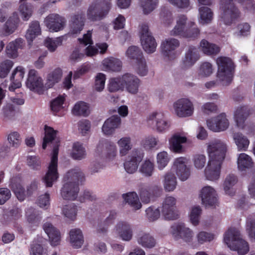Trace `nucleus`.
Here are the masks:
<instances>
[{"instance_id":"nucleus-1","label":"nucleus","mask_w":255,"mask_h":255,"mask_svg":"<svg viewBox=\"0 0 255 255\" xmlns=\"http://www.w3.org/2000/svg\"><path fill=\"white\" fill-rule=\"evenodd\" d=\"M227 149V144L220 139H215L207 144L208 161L204 175L207 180L214 181L219 179Z\"/></svg>"},{"instance_id":"nucleus-2","label":"nucleus","mask_w":255,"mask_h":255,"mask_svg":"<svg viewBox=\"0 0 255 255\" xmlns=\"http://www.w3.org/2000/svg\"><path fill=\"white\" fill-rule=\"evenodd\" d=\"M245 10L255 12V2L254 0H235ZM233 0H220L219 19L226 25H231L241 16L238 8L234 4Z\"/></svg>"},{"instance_id":"nucleus-3","label":"nucleus","mask_w":255,"mask_h":255,"mask_svg":"<svg viewBox=\"0 0 255 255\" xmlns=\"http://www.w3.org/2000/svg\"><path fill=\"white\" fill-rule=\"evenodd\" d=\"M65 183L61 190V194L64 200H74L79 192V182L85 180L83 173L77 167L68 171L64 177Z\"/></svg>"},{"instance_id":"nucleus-4","label":"nucleus","mask_w":255,"mask_h":255,"mask_svg":"<svg viewBox=\"0 0 255 255\" xmlns=\"http://www.w3.org/2000/svg\"><path fill=\"white\" fill-rule=\"evenodd\" d=\"M140 81L139 78L130 73L113 77V92H123L126 90L132 94L137 93Z\"/></svg>"},{"instance_id":"nucleus-5","label":"nucleus","mask_w":255,"mask_h":255,"mask_svg":"<svg viewBox=\"0 0 255 255\" xmlns=\"http://www.w3.org/2000/svg\"><path fill=\"white\" fill-rule=\"evenodd\" d=\"M224 242L232 250L237 251L241 255L246 254L249 251L248 243L241 237L239 231L235 228H231L224 234Z\"/></svg>"},{"instance_id":"nucleus-6","label":"nucleus","mask_w":255,"mask_h":255,"mask_svg":"<svg viewBox=\"0 0 255 255\" xmlns=\"http://www.w3.org/2000/svg\"><path fill=\"white\" fill-rule=\"evenodd\" d=\"M218 65L217 77L223 85L230 84L233 77L234 65L232 60L226 57H220L216 60Z\"/></svg>"},{"instance_id":"nucleus-7","label":"nucleus","mask_w":255,"mask_h":255,"mask_svg":"<svg viewBox=\"0 0 255 255\" xmlns=\"http://www.w3.org/2000/svg\"><path fill=\"white\" fill-rule=\"evenodd\" d=\"M59 142V140H56V144L53 148L52 156L48 166V171L43 178V182L47 187H52L53 183L58 178L57 164Z\"/></svg>"},{"instance_id":"nucleus-8","label":"nucleus","mask_w":255,"mask_h":255,"mask_svg":"<svg viewBox=\"0 0 255 255\" xmlns=\"http://www.w3.org/2000/svg\"><path fill=\"white\" fill-rule=\"evenodd\" d=\"M110 9V3L106 0H96L87 11L88 19L93 21L100 20L106 17Z\"/></svg>"},{"instance_id":"nucleus-9","label":"nucleus","mask_w":255,"mask_h":255,"mask_svg":"<svg viewBox=\"0 0 255 255\" xmlns=\"http://www.w3.org/2000/svg\"><path fill=\"white\" fill-rule=\"evenodd\" d=\"M147 125L158 133H164L170 127V122L161 112H153L149 114L146 120Z\"/></svg>"},{"instance_id":"nucleus-10","label":"nucleus","mask_w":255,"mask_h":255,"mask_svg":"<svg viewBox=\"0 0 255 255\" xmlns=\"http://www.w3.org/2000/svg\"><path fill=\"white\" fill-rule=\"evenodd\" d=\"M141 44L143 49L147 53H152L156 50L157 44L155 39L149 31L148 26L144 23L139 26Z\"/></svg>"},{"instance_id":"nucleus-11","label":"nucleus","mask_w":255,"mask_h":255,"mask_svg":"<svg viewBox=\"0 0 255 255\" xmlns=\"http://www.w3.org/2000/svg\"><path fill=\"white\" fill-rule=\"evenodd\" d=\"M176 199L172 196H166L161 207V213L165 220H173L178 218Z\"/></svg>"},{"instance_id":"nucleus-12","label":"nucleus","mask_w":255,"mask_h":255,"mask_svg":"<svg viewBox=\"0 0 255 255\" xmlns=\"http://www.w3.org/2000/svg\"><path fill=\"white\" fill-rule=\"evenodd\" d=\"M175 114L179 118H187L193 115L194 107L193 103L188 98H181L173 105Z\"/></svg>"},{"instance_id":"nucleus-13","label":"nucleus","mask_w":255,"mask_h":255,"mask_svg":"<svg viewBox=\"0 0 255 255\" xmlns=\"http://www.w3.org/2000/svg\"><path fill=\"white\" fill-rule=\"evenodd\" d=\"M189 160L185 157H179L175 158L171 167V171L175 172L179 179L184 181L187 180L191 174V169L187 166Z\"/></svg>"},{"instance_id":"nucleus-14","label":"nucleus","mask_w":255,"mask_h":255,"mask_svg":"<svg viewBox=\"0 0 255 255\" xmlns=\"http://www.w3.org/2000/svg\"><path fill=\"white\" fill-rule=\"evenodd\" d=\"M201 204L206 207H216L218 203L217 191L211 186L203 187L199 192Z\"/></svg>"},{"instance_id":"nucleus-15","label":"nucleus","mask_w":255,"mask_h":255,"mask_svg":"<svg viewBox=\"0 0 255 255\" xmlns=\"http://www.w3.org/2000/svg\"><path fill=\"white\" fill-rule=\"evenodd\" d=\"M143 153L140 149H133L128 155L124 163L125 170L129 174L134 173L137 169L139 163L143 158Z\"/></svg>"},{"instance_id":"nucleus-16","label":"nucleus","mask_w":255,"mask_h":255,"mask_svg":"<svg viewBox=\"0 0 255 255\" xmlns=\"http://www.w3.org/2000/svg\"><path fill=\"white\" fill-rule=\"evenodd\" d=\"M208 128L214 132L226 130L229 127L230 123L225 113H221L207 121Z\"/></svg>"},{"instance_id":"nucleus-17","label":"nucleus","mask_w":255,"mask_h":255,"mask_svg":"<svg viewBox=\"0 0 255 255\" xmlns=\"http://www.w3.org/2000/svg\"><path fill=\"white\" fill-rule=\"evenodd\" d=\"M189 141L187 132H176L169 139L170 149L173 152L182 153L184 151L183 144L188 143Z\"/></svg>"},{"instance_id":"nucleus-18","label":"nucleus","mask_w":255,"mask_h":255,"mask_svg":"<svg viewBox=\"0 0 255 255\" xmlns=\"http://www.w3.org/2000/svg\"><path fill=\"white\" fill-rule=\"evenodd\" d=\"M180 42L177 39L168 38L162 41L160 47L164 56L168 59H174L177 55L176 49L179 46Z\"/></svg>"},{"instance_id":"nucleus-19","label":"nucleus","mask_w":255,"mask_h":255,"mask_svg":"<svg viewBox=\"0 0 255 255\" xmlns=\"http://www.w3.org/2000/svg\"><path fill=\"white\" fill-rule=\"evenodd\" d=\"M170 233L175 239H182L186 242H191L194 236L193 231L183 224L172 226Z\"/></svg>"},{"instance_id":"nucleus-20","label":"nucleus","mask_w":255,"mask_h":255,"mask_svg":"<svg viewBox=\"0 0 255 255\" xmlns=\"http://www.w3.org/2000/svg\"><path fill=\"white\" fill-rule=\"evenodd\" d=\"M26 84L31 91L39 94H42L44 91L42 79L38 76L37 71L34 69L29 70Z\"/></svg>"},{"instance_id":"nucleus-21","label":"nucleus","mask_w":255,"mask_h":255,"mask_svg":"<svg viewBox=\"0 0 255 255\" xmlns=\"http://www.w3.org/2000/svg\"><path fill=\"white\" fill-rule=\"evenodd\" d=\"M44 22L50 32H57L64 28L66 20L58 14L52 13L45 18Z\"/></svg>"},{"instance_id":"nucleus-22","label":"nucleus","mask_w":255,"mask_h":255,"mask_svg":"<svg viewBox=\"0 0 255 255\" xmlns=\"http://www.w3.org/2000/svg\"><path fill=\"white\" fill-rule=\"evenodd\" d=\"M194 22L189 20L185 15H179L176 18V25L170 31V34L172 36L181 37L189 25L192 26Z\"/></svg>"},{"instance_id":"nucleus-23","label":"nucleus","mask_w":255,"mask_h":255,"mask_svg":"<svg viewBox=\"0 0 255 255\" xmlns=\"http://www.w3.org/2000/svg\"><path fill=\"white\" fill-rule=\"evenodd\" d=\"M250 114V110L247 106L237 107L234 113V119L237 126L241 129H245L246 121Z\"/></svg>"},{"instance_id":"nucleus-24","label":"nucleus","mask_w":255,"mask_h":255,"mask_svg":"<svg viewBox=\"0 0 255 255\" xmlns=\"http://www.w3.org/2000/svg\"><path fill=\"white\" fill-rule=\"evenodd\" d=\"M199 59L198 49L194 46H190L186 51L185 57L182 59L181 67L182 69H188L192 67Z\"/></svg>"},{"instance_id":"nucleus-25","label":"nucleus","mask_w":255,"mask_h":255,"mask_svg":"<svg viewBox=\"0 0 255 255\" xmlns=\"http://www.w3.org/2000/svg\"><path fill=\"white\" fill-rule=\"evenodd\" d=\"M43 228L49 237L51 246L55 247L58 245L61 241V235L59 230L50 223H44Z\"/></svg>"},{"instance_id":"nucleus-26","label":"nucleus","mask_w":255,"mask_h":255,"mask_svg":"<svg viewBox=\"0 0 255 255\" xmlns=\"http://www.w3.org/2000/svg\"><path fill=\"white\" fill-rule=\"evenodd\" d=\"M24 73V69L22 66H19L15 68L10 77L12 84L8 88L10 91H14L15 89L20 87Z\"/></svg>"},{"instance_id":"nucleus-27","label":"nucleus","mask_w":255,"mask_h":255,"mask_svg":"<svg viewBox=\"0 0 255 255\" xmlns=\"http://www.w3.org/2000/svg\"><path fill=\"white\" fill-rule=\"evenodd\" d=\"M84 15L83 14H75L71 17L70 23V30L72 34L79 33L84 26Z\"/></svg>"},{"instance_id":"nucleus-28","label":"nucleus","mask_w":255,"mask_h":255,"mask_svg":"<svg viewBox=\"0 0 255 255\" xmlns=\"http://www.w3.org/2000/svg\"><path fill=\"white\" fill-rule=\"evenodd\" d=\"M116 230L124 241H129L132 239V230L129 224L124 222L119 223L116 226Z\"/></svg>"},{"instance_id":"nucleus-29","label":"nucleus","mask_w":255,"mask_h":255,"mask_svg":"<svg viewBox=\"0 0 255 255\" xmlns=\"http://www.w3.org/2000/svg\"><path fill=\"white\" fill-rule=\"evenodd\" d=\"M177 179L175 174L169 171L165 173L163 176L162 184L164 190L167 192L173 191L177 186Z\"/></svg>"},{"instance_id":"nucleus-30","label":"nucleus","mask_w":255,"mask_h":255,"mask_svg":"<svg viewBox=\"0 0 255 255\" xmlns=\"http://www.w3.org/2000/svg\"><path fill=\"white\" fill-rule=\"evenodd\" d=\"M19 21L18 13L16 12H13L3 26L5 35H8L12 33L18 27Z\"/></svg>"},{"instance_id":"nucleus-31","label":"nucleus","mask_w":255,"mask_h":255,"mask_svg":"<svg viewBox=\"0 0 255 255\" xmlns=\"http://www.w3.org/2000/svg\"><path fill=\"white\" fill-rule=\"evenodd\" d=\"M138 244L144 248L151 249L154 248L156 242L153 236L148 233H142L137 237Z\"/></svg>"},{"instance_id":"nucleus-32","label":"nucleus","mask_w":255,"mask_h":255,"mask_svg":"<svg viewBox=\"0 0 255 255\" xmlns=\"http://www.w3.org/2000/svg\"><path fill=\"white\" fill-rule=\"evenodd\" d=\"M233 138L239 151H246L248 150L250 141L247 136L241 132H235Z\"/></svg>"},{"instance_id":"nucleus-33","label":"nucleus","mask_w":255,"mask_h":255,"mask_svg":"<svg viewBox=\"0 0 255 255\" xmlns=\"http://www.w3.org/2000/svg\"><path fill=\"white\" fill-rule=\"evenodd\" d=\"M24 40L22 38H17L14 41L10 42L6 46V53L10 58H16L17 56V50L22 48Z\"/></svg>"},{"instance_id":"nucleus-34","label":"nucleus","mask_w":255,"mask_h":255,"mask_svg":"<svg viewBox=\"0 0 255 255\" xmlns=\"http://www.w3.org/2000/svg\"><path fill=\"white\" fill-rule=\"evenodd\" d=\"M62 76V70L60 68L55 69L47 75L45 87L47 89L52 88L55 84L60 81Z\"/></svg>"},{"instance_id":"nucleus-35","label":"nucleus","mask_w":255,"mask_h":255,"mask_svg":"<svg viewBox=\"0 0 255 255\" xmlns=\"http://www.w3.org/2000/svg\"><path fill=\"white\" fill-rule=\"evenodd\" d=\"M41 34V28L37 21H32L25 34L28 44L31 45L34 39Z\"/></svg>"},{"instance_id":"nucleus-36","label":"nucleus","mask_w":255,"mask_h":255,"mask_svg":"<svg viewBox=\"0 0 255 255\" xmlns=\"http://www.w3.org/2000/svg\"><path fill=\"white\" fill-rule=\"evenodd\" d=\"M9 186L18 200L23 201L25 199L26 197L25 189L19 182L16 181V179H11Z\"/></svg>"},{"instance_id":"nucleus-37","label":"nucleus","mask_w":255,"mask_h":255,"mask_svg":"<svg viewBox=\"0 0 255 255\" xmlns=\"http://www.w3.org/2000/svg\"><path fill=\"white\" fill-rule=\"evenodd\" d=\"M238 168L240 170L244 171L253 166V161L251 156L245 153L238 154L237 159Z\"/></svg>"},{"instance_id":"nucleus-38","label":"nucleus","mask_w":255,"mask_h":255,"mask_svg":"<svg viewBox=\"0 0 255 255\" xmlns=\"http://www.w3.org/2000/svg\"><path fill=\"white\" fill-rule=\"evenodd\" d=\"M69 235L72 246L77 249L80 248L84 242L82 231L78 229H73L70 231Z\"/></svg>"},{"instance_id":"nucleus-39","label":"nucleus","mask_w":255,"mask_h":255,"mask_svg":"<svg viewBox=\"0 0 255 255\" xmlns=\"http://www.w3.org/2000/svg\"><path fill=\"white\" fill-rule=\"evenodd\" d=\"M237 182L238 178L235 174H229L226 176L223 184L224 190L226 194L233 195L234 194L233 187Z\"/></svg>"},{"instance_id":"nucleus-40","label":"nucleus","mask_w":255,"mask_h":255,"mask_svg":"<svg viewBox=\"0 0 255 255\" xmlns=\"http://www.w3.org/2000/svg\"><path fill=\"white\" fill-rule=\"evenodd\" d=\"M200 46L204 53L208 55H216L220 51V48L215 44L209 42L203 39L200 42Z\"/></svg>"},{"instance_id":"nucleus-41","label":"nucleus","mask_w":255,"mask_h":255,"mask_svg":"<svg viewBox=\"0 0 255 255\" xmlns=\"http://www.w3.org/2000/svg\"><path fill=\"white\" fill-rule=\"evenodd\" d=\"M25 214L28 222L36 226L38 225L42 218L41 213L32 207L27 209Z\"/></svg>"},{"instance_id":"nucleus-42","label":"nucleus","mask_w":255,"mask_h":255,"mask_svg":"<svg viewBox=\"0 0 255 255\" xmlns=\"http://www.w3.org/2000/svg\"><path fill=\"white\" fill-rule=\"evenodd\" d=\"M125 200L134 210H138L141 208V204L138 197L135 192H129L123 195Z\"/></svg>"},{"instance_id":"nucleus-43","label":"nucleus","mask_w":255,"mask_h":255,"mask_svg":"<svg viewBox=\"0 0 255 255\" xmlns=\"http://www.w3.org/2000/svg\"><path fill=\"white\" fill-rule=\"evenodd\" d=\"M118 144L119 147L120 154L121 156H125L128 152L132 148L131 138L129 136H126L121 138L118 141Z\"/></svg>"},{"instance_id":"nucleus-44","label":"nucleus","mask_w":255,"mask_h":255,"mask_svg":"<svg viewBox=\"0 0 255 255\" xmlns=\"http://www.w3.org/2000/svg\"><path fill=\"white\" fill-rule=\"evenodd\" d=\"M88 105L83 101L78 102L74 106L72 112L75 116L87 117L89 114Z\"/></svg>"},{"instance_id":"nucleus-45","label":"nucleus","mask_w":255,"mask_h":255,"mask_svg":"<svg viewBox=\"0 0 255 255\" xmlns=\"http://www.w3.org/2000/svg\"><path fill=\"white\" fill-rule=\"evenodd\" d=\"M71 156L76 160H81L85 157L86 150L82 143L76 142L73 144Z\"/></svg>"},{"instance_id":"nucleus-46","label":"nucleus","mask_w":255,"mask_h":255,"mask_svg":"<svg viewBox=\"0 0 255 255\" xmlns=\"http://www.w3.org/2000/svg\"><path fill=\"white\" fill-rule=\"evenodd\" d=\"M45 136L43 138V141L42 143V148L45 149L48 143L51 142L54 140L56 137L57 130H54L52 128L45 126Z\"/></svg>"},{"instance_id":"nucleus-47","label":"nucleus","mask_w":255,"mask_h":255,"mask_svg":"<svg viewBox=\"0 0 255 255\" xmlns=\"http://www.w3.org/2000/svg\"><path fill=\"white\" fill-rule=\"evenodd\" d=\"M26 0H20L19 10L23 20H27L32 15V6L30 4L25 3Z\"/></svg>"},{"instance_id":"nucleus-48","label":"nucleus","mask_w":255,"mask_h":255,"mask_svg":"<svg viewBox=\"0 0 255 255\" xmlns=\"http://www.w3.org/2000/svg\"><path fill=\"white\" fill-rule=\"evenodd\" d=\"M159 142L158 137L153 135L145 136L141 141V145L147 149L156 147Z\"/></svg>"},{"instance_id":"nucleus-49","label":"nucleus","mask_w":255,"mask_h":255,"mask_svg":"<svg viewBox=\"0 0 255 255\" xmlns=\"http://www.w3.org/2000/svg\"><path fill=\"white\" fill-rule=\"evenodd\" d=\"M192 161L194 168L196 170H201L206 164L207 158L205 154L197 153L193 156Z\"/></svg>"},{"instance_id":"nucleus-50","label":"nucleus","mask_w":255,"mask_h":255,"mask_svg":"<svg viewBox=\"0 0 255 255\" xmlns=\"http://www.w3.org/2000/svg\"><path fill=\"white\" fill-rule=\"evenodd\" d=\"M154 169V165L153 162L149 159H146L141 164L139 168V172L146 177L151 176Z\"/></svg>"},{"instance_id":"nucleus-51","label":"nucleus","mask_w":255,"mask_h":255,"mask_svg":"<svg viewBox=\"0 0 255 255\" xmlns=\"http://www.w3.org/2000/svg\"><path fill=\"white\" fill-rule=\"evenodd\" d=\"M170 159V158L167 152L163 151L158 153L156 156L158 168L160 170H163L167 166Z\"/></svg>"},{"instance_id":"nucleus-52","label":"nucleus","mask_w":255,"mask_h":255,"mask_svg":"<svg viewBox=\"0 0 255 255\" xmlns=\"http://www.w3.org/2000/svg\"><path fill=\"white\" fill-rule=\"evenodd\" d=\"M158 0H141L140 5L144 14H147L156 8Z\"/></svg>"},{"instance_id":"nucleus-53","label":"nucleus","mask_w":255,"mask_h":255,"mask_svg":"<svg viewBox=\"0 0 255 255\" xmlns=\"http://www.w3.org/2000/svg\"><path fill=\"white\" fill-rule=\"evenodd\" d=\"M126 55L130 59L135 60L136 62L143 57L140 48L135 46L128 47L126 51Z\"/></svg>"},{"instance_id":"nucleus-54","label":"nucleus","mask_w":255,"mask_h":255,"mask_svg":"<svg viewBox=\"0 0 255 255\" xmlns=\"http://www.w3.org/2000/svg\"><path fill=\"white\" fill-rule=\"evenodd\" d=\"M199 11L201 23L204 24L211 22L213 18V12L210 8L202 6L199 8Z\"/></svg>"},{"instance_id":"nucleus-55","label":"nucleus","mask_w":255,"mask_h":255,"mask_svg":"<svg viewBox=\"0 0 255 255\" xmlns=\"http://www.w3.org/2000/svg\"><path fill=\"white\" fill-rule=\"evenodd\" d=\"M134 69L136 72L141 76H144L148 73V67L144 57L141 58L136 62L134 65Z\"/></svg>"},{"instance_id":"nucleus-56","label":"nucleus","mask_w":255,"mask_h":255,"mask_svg":"<svg viewBox=\"0 0 255 255\" xmlns=\"http://www.w3.org/2000/svg\"><path fill=\"white\" fill-rule=\"evenodd\" d=\"M246 230L250 237L255 240V215H250L247 218Z\"/></svg>"},{"instance_id":"nucleus-57","label":"nucleus","mask_w":255,"mask_h":255,"mask_svg":"<svg viewBox=\"0 0 255 255\" xmlns=\"http://www.w3.org/2000/svg\"><path fill=\"white\" fill-rule=\"evenodd\" d=\"M184 33L182 35V37L195 39L197 38L200 34V30L196 25L195 22L193 25H189V27L184 31Z\"/></svg>"},{"instance_id":"nucleus-58","label":"nucleus","mask_w":255,"mask_h":255,"mask_svg":"<svg viewBox=\"0 0 255 255\" xmlns=\"http://www.w3.org/2000/svg\"><path fill=\"white\" fill-rule=\"evenodd\" d=\"M201 213L202 209L200 206H194L191 208L189 217L193 225L196 226L199 223Z\"/></svg>"},{"instance_id":"nucleus-59","label":"nucleus","mask_w":255,"mask_h":255,"mask_svg":"<svg viewBox=\"0 0 255 255\" xmlns=\"http://www.w3.org/2000/svg\"><path fill=\"white\" fill-rule=\"evenodd\" d=\"M63 212L65 217L73 221L76 218L77 213V206L74 204L66 205L63 209Z\"/></svg>"},{"instance_id":"nucleus-60","label":"nucleus","mask_w":255,"mask_h":255,"mask_svg":"<svg viewBox=\"0 0 255 255\" xmlns=\"http://www.w3.org/2000/svg\"><path fill=\"white\" fill-rule=\"evenodd\" d=\"M62 37H57L55 39L47 38L45 40L44 44L50 51L54 52L58 46L62 44Z\"/></svg>"},{"instance_id":"nucleus-61","label":"nucleus","mask_w":255,"mask_h":255,"mask_svg":"<svg viewBox=\"0 0 255 255\" xmlns=\"http://www.w3.org/2000/svg\"><path fill=\"white\" fill-rule=\"evenodd\" d=\"M213 72L212 65L208 62L202 63L198 71V74L200 76L202 77H207L210 76Z\"/></svg>"},{"instance_id":"nucleus-62","label":"nucleus","mask_w":255,"mask_h":255,"mask_svg":"<svg viewBox=\"0 0 255 255\" xmlns=\"http://www.w3.org/2000/svg\"><path fill=\"white\" fill-rule=\"evenodd\" d=\"M64 101L65 98L62 96H59L51 102L50 108L55 115L62 109Z\"/></svg>"},{"instance_id":"nucleus-63","label":"nucleus","mask_w":255,"mask_h":255,"mask_svg":"<svg viewBox=\"0 0 255 255\" xmlns=\"http://www.w3.org/2000/svg\"><path fill=\"white\" fill-rule=\"evenodd\" d=\"M13 65V62L10 60H5L0 63V77H6Z\"/></svg>"},{"instance_id":"nucleus-64","label":"nucleus","mask_w":255,"mask_h":255,"mask_svg":"<svg viewBox=\"0 0 255 255\" xmlns=\"http://www.w3.org/2000/svg\"><path fill=\"white\" fill-rule=\"evenodd\" d=\"M111 146L112 145L110 142L106 139L102 140L100 141L97 145L96 152L99 155H100L103 154L104 151L106 150L107 151V154H110Z\"/></svg>"}]
</instances>
